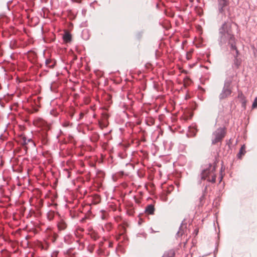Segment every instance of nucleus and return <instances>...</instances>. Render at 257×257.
Returning a JSON list of instances; mask_svg holds the SVG:
<instances>
[{
    "label": "nucleus",
    "instance_id": "obj_56",
    "mask_svg": "<svg viewBox=\"0 0 257 257\" xmlns=\"http://www.w3.org/2000/svg\"><path fill=\"white\" fill-rule=\"evenodd\" d=\"M156 7H159V5H158V4H157V5H156Z\"/></svg>",
    "mask_w": 257,
    "mask_h": 257
},
{
    "label": "nucleus",
    "instance_id": "obj_35",
    "mask_svg": "<svg viewBox=\"0 0 257 257\" xmlns=\"http://www.w3.org/2000/svg\"><path fill=\"white\" fill-rule=\"evenodd\" d=\"M240 53L238 50H236L235 51V54L233 55L234 58H238Z\"/></svg>",
    "mask_w": 257,
    "mask_h": 257
},
{
    "label": "nucleus",
    "instance_id": "obj_37",
    "mask_svg": "<svg viewBox=\"0 0 257 257\" xmlns=\"http://www.w3.org/2000/svg\"><path fill=\"white\" fill-rule=\"evenodd\" d=\"M87 218V217L86 216H85V217L82 218L80 219V222H81V223L84 222Z\"/></svg>",
    "mask_w": 257,
    "mask_h": 257
},
{
    "label": "nucleus",
    "instance_id": "obj_36",
    "mask_svg": "<svg viewBox=\"0 0 257 257\" xmlns=\"http://www.w3.org/2000/svg\"><path fill=\"white\" fill-rule=\"evenodd\" d=\"M225 147L228 148L227 153L231 151L230 145L228 143H226Z\"/></svg>",
    "mask_w": 257,
    "mask_h": 257
},
{
    "label": "nucleus",
    "instance_id": "obj_21",
    "mask_svg": "<svg viewBox=\"0 0 257 257\" xmlns=\"http://www.w3.org/2000/svg\"><path fill=\"white\" fill-rule=\"evenodd\" d=\"M189 133L191 137H195L196 136V133L197 132V129L196 128L195 126H189Z\"/></svg>",
    "mask_w": 257,
    "mask_h": 257
},
{
    "label": "nucleus",
    "instance_id": "obj_16",
    "mask_svg": "<svg viewBox=\"0 0 257 257\" xmlns=\"http://www.w3.org/2000/svg\"><path fill=\"white\" fill-rule=\"evenodd\" d=\"M154 211V206L152 204L148 205L145 208V212L149 214H153Z\"/></svg>",
    "mask_w": 257,
    "mask_h": 257
},
{
    "label": "nucleus",
    "instance_id": "obj_9",
    "mask_svg": "<svg viewBox=\"0 0 257 257\" xmlns=\"http://www.w3.org/2000/svg\"><path fill=\"white\" fill-rule=\"evenodd\" d=\"M207 187H208V185H206L205 186L204 188L202 190V194L200 197V198L199 199V203L198 204L199 207L202 206L204 204L205 196H206V194L207 193Z\"/></svg>",
    "mask_w": 257,
    "mask_h": 257
},
{
    "label": "nucleus",
    "instance_id": "obj_19",
    "mask_svg": "<svg viewBox=\"0 0 257 257\" xmlns=\"http://www.w3.org/2000/svg\"><path fill=\"white\" fill-rule=\"evenodd\" d=\"M45 65L49 68H53L56 65V62L51 59H46L45 60Z\"/></svg>",
    "mask_w": 257,
    "mask_h": 257
},
{
    "label": "nucleus",
    "instance_id": "obj_51",
    "mask_svg": "<svg viewBox=\"0 0 257 257\" xmlns=\"http://www.w3.org/2000/svg\"><path fill=\"white\" fill-rule=\"evenodd\" d=\"M222 171H223V167H222V166L221 168V170H220L221 172H222Z\"/></svg>",
    "mask_w": 257,
    "mask_h": 257
},
{
    "label": "nucleus",
    "instance_id": "obj_57",
    "mask_svg": "<svg viewBox=\"0 0 257 257\" xmlns=\"http://www.w3.org/2000/svg\"><path fill=\"white\" fill-rule=\"evenodd\" d=\"M59 136V135H57V139H58Z\"/></svg>",
    "mask_w": 257,
    "mask_h": 257
},
{
    "label": "nucleus",
    "instance_id": "obj_22",
    "mask_svg": "<svg viewBox=\"0 0 257 257\" xmlns=\"http://www.w3.org/2000/svg\"><path fill=\"white\" fill-rule=\"evenodd\" d=\"M237 91L238 94L237 98L240 99V101L241 102L244 100H246V97L244 96L242 92L238 89H237Z\"/></svg>",
    "mask_w": 257,
    "mask_h": 257
},
{
    "label": "nucleus",
    "instance_id": "obj_18",
    "mask_svg": "<svg viewBox=\"0 0 257 257\" xmlns=\"http://www.w3.org/2000/svg\"><path fill=\"white\" fill-rule=\"evenodd\" d=\"M236 41L237 39H235V40H234L233 41L229 43V44H228L227 45V49L228 48V47L229 46L231 51L234 50L235 51H236V50H238L236 46Z\"/></svg>",
    "mask_w": 257,
    "mask_h": 257
},
{
    "label": "nucleus",
    "instance_id": "obj_41",
    "mask_svg": "<svg viewBox=\"0 0 257 257\" xmlns=\"http://www.w3.org/2000/svg\"><path fill=\"white\" fill-rule=\"evenodd\" d=\"M84 115V113H83L82 112H80L79 113L80 118H82L83 117Z\"/></svg>",
    "mask_w": 257,
    "mask_h": 257
},
{
    "label": "nucleus",
    "instance_id": "obj_40",
    "mask_svg": "<svg viewBox=\"0 0 257 257\" xmlns=\"http://www.w3.org/2000/svg\"><path fill=\"white\" fill-rule=\"evenodd\" d=\"M118 174L119 176H122L124 175V172L123 171H119L118 172Z\"/></svg>",
    "mask_w": 257,
    "mask_h": 257
},
{
    "label": "nucleus",
    "instance_id": "obj_34",
    "mask_svg": "<svg viewBox=\"0 0 257 257\" xmlns=\"http://www.w3.org/2000/svg\"><path fill=\"white\" fill-rule=\"evenodd\" d=\"M240 102L241 103V107L243 108L244 110L246 109V100H244Z\"/></svg>",
    "mask_w": 257,
    "mask_h": 257
},
{
    "label": "nucleus",
    "instance_id": "obj_32",
    "mask_svg": "<svg viewBox=\"0 0 257 257\" xmlns=\"http://www.w3.org/2000/svg\"><path fill=\"white\" fill-rule=\"evenodd\" d=\"M71 173L67 168H65V176H67L68 179L71 177Z\"/></svg>",
    "mask_w": 257,
    "mask_h": 257
},
{
    "label": "nucleus",
    "instance_id": "obj_28",
    "mask_svg": "<svg viewBox=\"0 0 257 257\" xmlns=\"http://www.w3.org/2000/svg\"><path fill=\"white\" fill-rule=\"evenodd\" d=\"M68 141L70 143H73L74 141L73 135L69 134L68 136Z\"/></svg>",
    "mask_w": 257,
    "mask_h": 257
},
{
    "label": "nucleus",
    "instance_id": "obj_33",
    "mask_svg": "<svg viewBox=\"0 0 257 257\" xmlns=\"http://www.w3.org/2000/svg\"><path fill=\"white\" fill-rule=\"evenodd\" d=\"M181 227H182V226H181V225H180V228H179V230L177 232V233H176V235L177 236H178V237H179V236H182V233L181 232Z\"/></svg>",
    "mask_w": 257,
    "mask_h": 257
},
{
    "label": "nucleus",
    "instance_id": "obj_39",
    "mask_svg": "<svg viewBox=\"0 0 257 257\" xmlns=\"http://www.w3.org/2000/svg\"><path fill=\"white\" fill-rule=\"evenodd\" d=\"M61 38L63 41V43H64V32L61 34Z\"/></svg>",
    "mask_w": 257,
    "mask_h": 257
},
{
    "label": "nucleus",
    "instance_id": "obj_17",
    "mask_svg": "<svg viewBox=\"0 0 257 257\" xmlns=\"http://www.w3.org/2000/svg\"><path fill=\"white\" fill-rule=\"evenodd\" d=\"M241 63L242 60L240 58H234L232 67H234L236 69H238L241 65Z\"/></svg>",
    "mask_w": 257,
    "mask_h": 257
},
{
    "label": "nucleus",
    "instance_id": "obj_14",
    "mask_svg": "<svg viewBox=\"0 0 257 257\" xmlns=\"http://www.w3.org/2000/svg\"><path fill=\"white\" fill-rule=\"evenodd\" d=\"M175 251L173 249H170L164 252L163 257H174L175 255Z\"/></svg>",
    "mask_w": 257,
    "mask_h": 257
},
{
    "label": "nucleus",
    "instance_id": "obj_42",
    "mask_svg": "<svg viewBox=\"0 0 257 257\" xmlns=\"http://www.w3.org/2000/svg\"><path fill=\"white\" fill-rule=\"evenodd\" d=\"M70 123L68 121H67L66 120H65V127L68 126L69 125Z\"/></svg>",
    "mask_w": 257,
    "mask_h": 257
},
{
    "label": "nucleus",
    "instance_id": "obj_12",
    "mask_svg": "<svg viewBox=\"0 0 257 257\" xmlns=\"http://www.w3.org/2000/svg\"><path fill=\"white\" fill-rule=\"evenodd\" d=\"M41 141L43 145H47L49 142V138L48 134L45 131L43 132L41 134Z\"/></svg>",
    "mask_w": 257,
    "mask_h": 257
},
{
    "label": "nucleus",
    "instance_id": "obj_5",
    "mask_svg": "<svg viewBox=\"0 0 257 257\" xmlns=\"http://www.w3.org/2000/svg\"><path fill=\"white\" fill-rule=\"evenodd\" d=\"M66 27V20L65 19V44L71 43L72 41V35L70 33V31L73 28V25L72 23L69 22L67 24V29Z\"/></svg>",
    "mask_w": 257,
    "mask_h": 257
},
{
    "label": "nucleus",
    "instance_id": "obj_49",
    "mask_svg": "<svg viewBox=\"0 0 257 257\" xmlns=\"http://www.w3.org/2000/svg\"><path fill=\"white\" fill-rule=\"evenodd\" d=\"M62 145V144H60V150H62V148H61V146Z\"/></svg>",
    "mask_w": 257,
    "mask_h": 257
},
{
    "label": "nucleus",
    "instance_id": "obj_1",
    "mask_svg": "<svg viewBox=\"0 0 257 257\" xmlns=\"http://www.w3.org/2000/svg\"><path fill=\"white\" fill-rule=\"evenodd\" d=\"M233 23L232 20H227L219 28L217 42L221 49H227V45L236 39L232 28Z\"/></svg>",
    "mask_w": 257,
    "mask_h": 257
},
{
    "label": "nucleus",
    "instance_id": "obj_60",
    "mask_svg": "<svg viewBox=\"0 0 257 257\" xmlns=\"http://www.w3.org/2000/svg\"><path fill=\"white\" fill-rule=\"evenodd\" d=\"M162 257H163V256H162Z\"/></svg>",
    "mask_w": 257,
    "mask_h": 257
},
{
    "label": "nucleus",
    "instance_id": "obj_55",
    "mask_svg": "<svg viewBox=\"0 0 257 257\" xmlns=\"http://www.w3.org/2000/svg\"><path fill=\"white\" fill-rule=\"evenodd\" d=\"M65 243H66V236H65Z\"/></svg>",
    "mask_w": 257,
    "mask_h": 257
},
{
    "label": "nucleus",
    "instance_id": "obj_26",
    "mask_svg": "<svg viewBox=\"0 0 257 257\" xmlns=\"http://www.w3.org/2000/svg\"><path fill=\"white\" fill-rule=\"evenodd\" d=\"M72 250V248H69L66 252H65V257H67V256H69L70 257H73L74 255V253L71 252V250Z\"/></svg>",
    "mask_w": 257,
    "mask_h": 257
},
{
    "label": "nucleus",
    "instance_id": "obj_24",
    "mask_svg": "<svg viewBox=\"0 0 257 257\" xmlns=\"http://www.w3.org/2000/svg\"><path fill=\"white\" fill-rule=\"evenodd\" d=\"M77 59V56L74 55L73 52L71 54L68 56V62L67 63L71 62Z\"/></svg>",
    "mask_w": 257,
    "mask_h": 257
},
{
    "label": "nucleus",
    "instance_id": "obj_48",
    "mask_svg": "<svg viewBox=\"0 0 257 257\" xmlns=\"http://www.w3.org/2000/svg\"><path fill=\"white\" fill-rule=\"evenodd\" d=\"M65 71H67L68 73V71L67 70V68L66 67H65Z\"/></svg>",
    "mask_w": 257,
    "mask_h": 257
},
{
    "label": "nucleus",
    "instance_id": "obj_44",
    "mask_svg": "<svg viewBox=\"0 0 257 257\" xmlns=\"http://www.w3.org/2000/svg\"><path fill=\"white\" fill-rule=\"evenodd\" d=\"M96 136H96V139L97 140L98 139V138H99V135H98V134H96Z\"/></svg>",
    "mask_w": 257,
    "mask_h": 257
},
{
    "label": "nucleus",
    "instance_id": "obj_7",
    "mask_svg": "<svg viewBox=\"0 0 257 257\" xmlns=\"http://www.w3.org/2000/svg\"><path fill=\"white\" fill-rule=\"evenodd\" d=\"M21 144L26 149H28L27 145H29L32 147H34L35 146V143L32 139L31 138L27 139L26 136L22 137Z\"/></svg>",
    "mask_w": 257,
    "mask_h": 257
},
{
    "label": "nucleus",
    "instance_id": "obj_50",
    "mask_svg": "<svg viewBox=\"0 0 257 257\" xmlns=\"http://www.w3.org/2000/svg\"><path fill=\"white\" fill-rule=\"evenodd\" d=\"M103 127H106V126H107V125H106V124H103Z\"/></svg>",
    "mask_w": 257,
    "mask_h": 257
},
{
    "label": "nucleus",
    "instance_id": "obj_54",
    "mask_svg": "<svg viewBox=\"0 0 257 257\" xmlns=\"http://www.w3.org/2000/svg\"><path fill=\"white\" fill-rule=\"evenodd\" d=\"M64 141V138H63L62 139V141H62V142H63Z\"/></svg>",
    "mask_w": 257,
    "mask_h": 257
},
{
    "label": "nucleus",
    "instance_id": "obj_59",
    "mask_svg": "<svg viewBox=\"0 0 257 257\" xmlns=\"http://www.w3.org/2000/svg\"><path fill=\"white\" fill-rule=\"evenodd\" d=\"M65 94H66V92H65Z\"/></svg>",
    "mask_w": 257,
    "mask_h": 257
},
{
    "label": "nucleus",
    "instance_id": "obj_6",
    "mask_svg": "<svg viewBox=\"0 0 257 257\" xmlns=\"http://www.w3.org/2000/svg\"><path fill=\"white\" fill-rule=\"evenodd\" d=\"M226 10L228 13V19L229 21L231 20V14H230V8H224L221 6H217V15L219 16L220 15L221 16V19H222L223 17L226 16V13L225 11Z\"/></svg>",
    "mask_w": 257,
    "mask_h": 257
},
{
    "label": "nucleus",
    "instance_id": "obj_52",
    "mask_svg": "<svg viewBox=\"0 0 257 257\" xmlns=\"http://www.w3.org/2000/svg\"><path fill=\"white\" fill-rule=\"evenodd\" d=\"M63 245V243L61 242V244H60L61 247H62Z\"/></svg>",
    "mask_w": 257,
    "mask_h": 257
},
{
    "label": "nucleus",
    "instance_id": "obj_4",
    "mask_svg": "<svg viewBox=\"0 0 257 257\" xmlns=\"http://www.w3.org/2000/svg\"><path fill=\"white\" fill-rule=\"evenodd\" d=\"M226 134L225 127H219L213 133L214 138L212 140V145H215L221 142Z\"/></svg>",
    "mask_w": 257,
    "mask_h": 257
},
{
    "label": "nucleus",
    "instance_id": "obj_31",
    "mask_svg": "<svg viewBox=\"0 0 257 257\" xmlns=\"http://www.w3.org/2000/svg\"><path fill=\"white\" fill-rule=\"evenodd\" d=\"M143 34V31H140V32H138L136 34L137 38L138 39H140L142 38Z\"/></svg>",
    "mask_w": 257,
    "mask_h": 257
},
{
    "label": "nucleus",
    "instance_id": "obj_25",
    "mask_svg": "<svg viewBox=\"0 0 257 257\" xmlns=\"http://www.w3.org/2000/svg\"><path fill=\"white\" fill-rule=\"evenodd\" d=\"M67 17L69 18L70 20H73L75 18V14L72 13V12L71 10H67Z\"/></svg>",
    "mask_w": 257,
    "mask_h": 257
},
{
    "label": "nucleus",
    "instance_id": "obj_15",
    "mask_svg": "<svg viewBox=\"0 0 257 257\" xmlns=\"http://www.w3.org/2000/svg\"><path fill=\"white\" fill-rule=\"evenodd\" d=\"M65 214L68 213L69 215L71 216L72 218H74L77 216V213L74 211H73L71 209H70V208H67V204H65Z\"/></svg>",
    "mask_w": 257,
    "mask_h": 257
},
{
    "label": "nucleus",
    "instance_id": "obj_30",
    "mask_svg": "<svg viewBox=\"0 0 257 257\" xmlns=\"http://www.w3.org/2000/svg\"><path fill=\"white\" fill-rule=\"evenodd\" d=\"M59 238V235L57 234L56 233H54L53 237H52V241L53 242L56 241Z\"/></svg>",
    "mask_w": 257,
    "mask_h": 257
},
{
    "label": "nucleus",
    "instance_id": "obj_27",
    "mask_svg": "<svg viewBox=\"0 0 257 257\" xmlns=\"http://www.w3.org/2000/svg\"><path fill=\"white\" fill-rule=\"evenodd\" d=\"M90 236H91V238L95 240H97L98 238V235L97 233L96 232H95V231H93L91 233Z\"/></svg>",
    "mask_w": 257,
    "mask_h": 257
},
{
    "label": "nucleus",
    "instance_id": "obj_10",
    "mask_svg": "<svg viewBox=\"0 0 257 257\" xmlns=\"http://www.w3.org/2000/svg\"><path fill=\"white\" fill-rule=\"evenodd\" d=\"M27 57L31 62L35 63L37 57V54L35 52L30 50L27 52Z\"/></svg>",
    "mask_w": 257,
    "mask_h": 257
},
{
    "label": "nucleus",
    "instance_id": "obj_45",
    "mask_svg": "<svg viewBox=\"0 0 257 257\" xmlns=\"http://www.w3.org/2000/svg\"><path fill=\"white\" fill-rule=\"evenodd\" d=\"M222 178H223V176H221L220 177V178H220V181H219L220 182H221V181Z\"/></svg>",
    "mask_w": 257,
    "mask_h": 257
},
{
    "label": "nucleus",
    "instance_id": "obj_23",
    "mask_svg": "<svg viewBox=\"0 0 257 257\" xmlns=\"http://www.w3.org/2000/svg\"><path fill=\"white\" fill-rule=\"evenodd\" d=\"M245 147L244 145H242L241 147V148L239 150V151L237 155L238 158H240L242 155H244V154L245 153Z\"/></svg>",
    "mask_w": 257,
    "mask_h": 257
},
{
    "label": "nucleus",
    "instance_id": "obj_11",
    "mask_svg": "<svg viewBox=\"0 0 257 257\" xmlns=\"http://www.w3.org/2000/svg\"><path fill=\"white\" fill-rule=\"evenodd\" d=\"M217 6H221L224 8H228L230 2L229 0H217Z\"/></svg>",
    "mask_w": 257,
    "mask_h": 257
},
{
    "label": "nucleus",
    "instance_id": "obj_13",
    "mask_svg": "<svg viewBox=\"0 0 257 257\" xmlns=\"http://www.w3.org/2000/svg\"><path fill=\"white\" fill-rule=\"evenodd\" d=\"M74 113L75 109L73 106H69L68 108H67L66 106L65 105V114L68 113L69 116L71 118H72Z\"/></svg>",
    "mask_w": 257,
    "mask_h": 257
},
{
    "label": "nucleus",
    "instance_id": "obj_2",
    "mask_svg": "<svg viewBox=\"0 0 257 257\" xmlns=\"http://www.w3.org/2000/svg\"><path fill=\"white\" fill-rule=\"evenodd\" d=\"M215 170V167L212 166L211 163H209L206 168H204L200 174L198 175V183L201 184L202 180L207 179L209 182L214 183L216 181V175L214 173Z\"/></svg>",
    "mask_w": 257,
    "mask_h": 257
},
{
    "label": "nucleus",
    "instance_id": "obj_53",
    "mask_svg": "<svg viewBox=\"0 0 257 257\" xmlns=\"http://www.w3.org/2000/svg\"><path fill=\"white\" fill-rule=\"evenodd\" d=\"M61 164H62V165H63V164H64V161H62V162H61Z\"/></svg>",
    "mask_w": 257,
    "mask_h": 257
},
{
    "label": "nucleus",
    "instance_id": "obj_29",
    "mask_svg": "<svg viewBox=\"0 0 257 257\" xmlns=\"http://www.w3.org/2000/svg\"><path fill=\"white\" fill-rule=\"evenodd\" d=\"M255 108H257V97L255 98L252 104V108L254 109Z\"/></svg>",
    "mask_w": 257,
    "mask_h": 257
},
{
    "label": "nucleus",
    "instance_id": "obj_58",
    "mask_svg": "<svg viewBox=\"0 0 257 257\" xmlns=\"http://www.w3.org/2000/svg\"><path fill=\"white\" fill-rule=\"evenodd\" d=\"M67 82H66V80H65V84H66Z\"/></svg>",
    "mask_w": 257,
    "mask_h": 257
},
{
    "label": "nucleus",
    "instance_id": "obj_47",
    "mask_svg": "<svg viewBox=\"0 0 257 257\" xmlns=\"http://www.w3.org/2000/svg\"><path fill=\"white\" fill-rule=\"evenodd\" d=\"M61 124L63 126H64V122H61Z\"/></svg>",
    "mask_w": 257,
    "mask_h": 257
},
{
    "label": "nucleus",
    "instance_id": "obj_43",
    "mask_svg": "<svg viewBox=\"0 0 257 257\" xmlns=\"http://www.w3.org/2000/svg\"><path fill=\"white\" fill-rule=\"evenodd\" d=\"M69 182L70 183H71L73 185H74V184H75V181H74V179H73V180H71V181L69 180Z\"/></svg>",
    "mask_w": 257,
    "mask_h": 257
},
{
    "label": "nucleus",
    "instance_id": "obj_46",
    "mask_svg": "<svg viewBox=\"0 0 257 257\" xmlns=\"http://www.w3.org/2000/svg\"><path fill=\"white\" fill-rule=\"evenodd\" d=\"M60 135L63 134V132L61 130H60Z\"/></svg>",
    "mask_w": 257,
    "mask_h": 257
},
{
    "label": "nucleus",
    "instance_id": "obj_8",
    "mask_svg": "<svg viewBox=\"0 0 257 257\" xmlns=\"http://www.w3.org/2000/svg\"><path fill=\"white\" fill-rule=\"evenodd\" d=\"M232 93V89H228L222 88L221 93L219 95V98L220 100L224 99L225 98L228 97Z\"/></svg>",
    "mask_w": 257,
    "mask_h": 257
},
{
    "label": "nucleus",
    "instance_id": "obj_20",
    "mask_svg": "<svg viewBox=\"0 0 257 257\" xmlns=\"http://www.w3.org/2000/svg\"><path fill=\"white\" fill-rule=\"evenodd\" d=\"M232 83V80L230 79H226L224 81L223 88L232 89L231 87V84Z\"/></svg>",
    "mask_w": 257,
    "mask_h": 257
},
{
    "label": "nucleus",
    "instance_id": "obj_38",
    "mask_svg": "<svg viewBox=\"0 0 257 257\" xmlns=\"http://www.w3.org/2000/svg\"><path fill=\"white\" fill-rule=\"evenodd\" d=\"M198 228H196L194 230L193 234H195V235H197L198 234Z\"/></svg>",
    "mask_w": 257,
    "mask_h": 257
},
{
    "label": "nucleus",
    "instance_id": "obj_3",
    "mask_svg": "<svg viewBox=\"0 0 257 257\" xmlns=\"http://www.w3.org/2000/svg\"><path fill=\"white\" fill-rule=\"evenodd\" d=\"M47 217L49 220L55 218L58 230L60 231L64 229V218L63 215H61L58 211L49 212L47 214Z\"/></svg>",
    "mask_w": 257,
    "mask_h": 257
}]
</instances>
